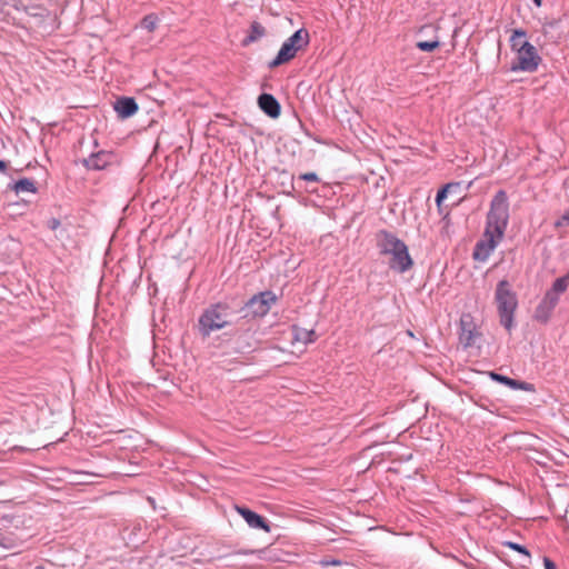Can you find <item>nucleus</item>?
Returning <instances> with one entry per match:
<instances>
[{
	"instance_id": "obj_22",
	"label": "nucleus",
	"mask_w": 569,
	"mask_h": 569,
	"mask_svg": "<svg viewBox=\"0 0 569 569\" xmlns=\"http://www.w3.org/2000/svg\"><path fill=\"white\" fill-rule=\"evenodd\" d=\"M569 286V272L565 274L563 277L557 278L555 282L552 283L551 289L555 290L558 293H563Z\"/></svg>"
},
{
	"instance_id": "obj_18",
	"label": "nucleus",
	"mask_w": 569,
	"mask_h": 569,
	"mask_svg": "<svg viewBox=\"0 0 569 569\" xmlns=\"http://www.w3.org/2000/svg\"><path fill=\"white\" fill-rule=\"evenodd\" d=\"M293 340L302 343H310L315 341V331L308 330L305 328H299L297 326H293Z\"/></svg>"
},
{
	"instance_id": "obj_21",
	"label": "nucleus",
	"mask_w": 569,
	"mask_h": 569,
	"mask_svg": "<svg viewBox=\"0 0 569 569\" xmlns=\"http://www.w3.org/2000/svg\"><path fill=\"white\" fill-rule=\"evenodd\" d=\"M440 46L438 37L430 41H418L416 47L423 52H431Z\"/></svg>"
},
{
	"instance_id": "obj_5",
	"label": "nucleus",
	"mask_w": 569,
	"mask_h": 569,
	"mask_svg": "<svg viewBox=\"0 0 569 569\" xmlns=\"http://www.w3.org/2000/svg\"><path fill=\"white\" fill-rule=\"evenodd\" d=\"M276 301L277 296L272 291L266 290L259 292L246 303L247 315L263 317L269 312L271 306L276 303Z\"/></svg>"
},
{
	"instance_id": "obj_24",
	"label": "nucleus",
	"mask_w": 569,
	"mask_h": 569,
	"mask_svg": "<svg viewBox=\"0 0 569 569\" xmlns=\"http://www.w3.org/2000/svg\"><path fill=\"white\" fill-rule=\"evenodd\" d=\"M559 298H560V293L556 292L555 290H552L551 288L545 293L543 298L541 300H543L546 303H548L549 306H551L552 308H556V306L558 305L559 302Z\"/></svg>"
},
{
	"instance_id": "obj_23",
	"label": "nucleus",
	"mask_w": 569,
	"mask_h": 569,
	"mask_svg": "<svg viewBox=\"0 0 569 569\" xmlns=\"http://www.w3.org/2000/svg\"><path fill=\"white\" fill-rule=\"evenodd\" d=\"M503 546L523 555L526 557L527 561L528 562L530 561V558H531L530 552L525 546L517 543V542H512V541H506V542H503Z\"/></svg>"
},
{
	"instance_id": "obj_25",
	"label": "nucleus",
	"mask_w": 569,
	"mask_h": 569,
	"mask_svg": "<svg viewBox=\"0 0 569 569\" xmlns=\"http://www.w3.org/2000/svg\"><path fill=\"white\" fill-rule=\"evenodd\" d=\"M142 27L149 31H153L157 24V18L152 14L146 16L141 22Z\"/></svg>"
},
{
	"instance_id": "obj_15",
	"label": "nucleus",
	"mask_w": 569,
	"mask_h": 569,
	"mask_svg": "<svg viewBox=\"0 0 569 569\" xmlns=\"http://www.w3.org/2000/svg\"><path fill=\"white\" fill-rule=\"evenodd\" d=\"M9 188L12 189L17 194L20 192L37 193L38 191L36 182L29 178L19 179L14 183L9 184Z\"/></svg>"
},
{
	"instance_id": "obj_12",
	"label": "nucleus",
	"mask_w": 569,
	"mask_h": 569,
	"mask_svg": "<svg viewBox=\"0 0 569 569\" xmlns=\"http://www.w3.org/2000/svg\"><path fill=\"white\" fill-rule=\"evenodd\" d=\"M296 52L306 48L310 42L309 31L305 28L298 29L292 36L286 41Z\"/></svg>"
},
{
	"instance_id": "obj_11",
	"label": "nucleus",
	"mask_w": 569,
	"mask_h": 569,
	"mask_svg": "<svg viewBox=\"0 0 569 569\" xmlns=\"http://www.w3.org/2000/svg\"><path fill=\"white\" fill-rule=\"evenodd\" d=\"M489 375H490V378L493 381L502 383V385L509 387L510 389H513V390H525V391H533V386L531 383H529V382L521 381V380H515V379H511V378H509L507 376H503V375H500V373H497V372H493V371H491Z\"/></svg>"
},
{
	"instance_id": "obj_26",
	"label": "nucleus",
	"mask_w": 569,
	"mask_h": 569,
	"mask_svg": "<svg viewBox=\"0 0 569 569\" xmlns=\"http://www.w3.org/2000/svg\"><path fill=\"white\" fill-rule=\"evenodd\" d=\"M299 179L300 180H305V181H311V182H318L319 181V177L315 172L301 173L299 176Z\"/></svg>"
},
{
	"instance_id": "obj_32",
	"label": "nucleus",
	"mask_w": 569,
	"mask_h": 569,
	"mask_svg": "<svg viewBox=\"0 0 569 569\" xmlns=\"http://www.w3.org/2000/svg\"><path fill=\"white\" fill-rule=\"evenodd\" d=\"M331 563H332V565H340V563H341V561H340V560H333Z\"/></svg>"
},
{
	"instance_id": "obj_7",
	"label": "nucleus",
	"mask_w": 569,
	"mask_h": 569,
	"mask_svg": "<svg viewBox=\"0 0 569 569\" xmlns=\"http://www.w3.org/2000/svg\"><path fill=\"white\" fill-rule=\"evenodd\" d=\"M113 109L120 119H128L137 113L139 107L134 98L120 97L114 101Z\"/></svg>"
},
{
	"instance_id": "obj_16",
	"label": "nucleus",
	"mask_w": 569,
	"mask_h": 569,
	"mask_svg": "<svg viewBox=\"0 0 569 569\" xmlns=\"http://www.w3.org/2000/svg\"><path fill=\"white\" fill-rule=\"evenodd\" d=\"M220 309L221 305L216 303V330L230 326L232 318L236 317V310H232L230 312H224L222 318V313L219 312Z\"/></svg>"
},
{
	"instance_id": "obj_19",
	"label": "nucleus",
	"mask_w": 569,
	"mask_h": 569,
	"mask_svg": "<svg viewBox=\"0 0 569 569\" xmlns=\"http://www.w3.org/2000/svg\"><path fill=\"white\" fill-rule=\"evenodd\" d=\"M527 33L525 30L522 29H516L513 30L511 37H510V44H511V49L516 52H518L519 50V47L522 44L526 38Z\"/></svg>"
},
{
	"instance_id": "obj_29",
	"label": "nucleus",
	"mask_w": 569,
	"mask_h": 569,
	"mask_svg": "<svg viewBox=\"0 0 569 569\" xmlns=\"http://www.w3.org/2000/svg\"><path fill=\"white\" fill-rule=\"evenodd\" d=\"M8 169V163L3 160H0V171L6 173Z\"/></svg>"
},
{
	"instance_id": "obj_13",
	"label": "nucleus",
	"mask_w": 569,
	"mask_h": 569,
	"mask_svg": "<svg viewBox=\"0 0 569 569\" xmlns=\"http://www.w3.org/2000/svg\"><path fill=\"white\" fill-rule=\"evenodd\" d=\"M296 54L297 52L288 43L283 42L276 58L269 62V68H277L292 60Z\"/></svg>"
},
{
	"instance_id": "obj_3",
	"label": "nucleus",
	"mask_w": 569,
	"mask_h": 569,
	"mask_svg": "<svg viewBox=\"0 0 569 569\" xmlns=\"http://www.w3.org/2000/svg\"><path fill=\"white\" fill-rule=\"evenodd\" d=\"M495 300L501 326L506 330L511 331L513 328L515 311L518 307V299L508 280L503 279L498 282Z\"/></svg>"
},
{
	"instance_id": "obj_17",
	"label": "nucleus",
	"mask_w": 569,
	"mask_h": 569,
	"mask_svg": "<svg viewBox=\"0 0 569 569\" xmlns=\"http://www.w3.org/2000/svg\"><path fill=\"white\" fill-rule=\"evenodd\" d=\"M553 310L555 308L541 300L535 310V319L541 323H546L550 319Z\"/></svg>"
},
{
	"instance_id": "obj_8",
	"label": "nucleus",
	"mask_w": 569,
	"mask_h": 569,
	"mask_svg": "<svg viewBox=\"0 0 569 569\" xmlns=\"http://www.w3.org/2000/svg\"><path fill=\"white\" fill-rule=\"evenodd\" d=\"M237 511L243 517L249 527L253 529H262L266 532L270 531V526L267 520L254 511L244 508V507H236Z\"/></svg>"
},
{
	"instance_id": "obj_9",
	"label": "nucleus",
	"mask_w": 569,
	"mask_h": 569,
	"mask_svg": "<svg viewBox=\"0 0 569 569\" xmlns=\"http://www.w3.org/2000/svg\"><path fill=\"white\" fill-rule=\"evenodd\" d=\"M259 108L270 118H278L281 107L278 100L270 93H261L258 98Z\"/></svg>"
},
{
	"instance_id": "obj_20",
	"label": "nucleus",
	"mask_w": 569,
	"mask_h": 569,
	"mask_svg": "<svg viewBox=\"0 0 569 569\" xmlns=\"http://www.w3.org/2000/svg\"><path fill=\"white\" fill-rule=\"evenodd\" d=\"M458 188H459V183L450 182V183H447L446 186H443L440 190H438L437 196H436L437 206L438 207L441 206L442 201L447 198L448 192H450L452 189H458Z\"/></svg>"
},
{
	"instance_id": "obj_4",
	"label": "nucleus",
	"mask_w": 569,
	"mask_h": 569,
	"mask_svg": "<svg viewBox=\"0 0 569 569\" xmlns=\"http://www.w3.org/2000/svg\"><path fill=\"white\" fill-rule=\"evenodd\" d=\"M541 62V57L535 46L523 41L517 52L516 62L512 63V71L535 72Z\"/></svg>"
},
{
	"instance_id": "obj_6",
	"label": "nucleus",
	"mask_w": 569,
	"mask_h": 569,
	"mask_svg": "<svg viewBox=\"0 0 569 569\" xmlns=\"http://www.w3.org/2000/svg\"><path fill=\"white\" fill-rule=\"evenodd\" d=\"M116 159L112 151L100 150L91 153L88 158L82 160V164L88 170H103L111 166Z\"/></svg>"
},
{
	"instance_id": "obj_31",
	"label": "nucleus",
	"mask_w": 569,
	"mask_h": 569,
	"mask_svg": "<svg viewBox=\"0 0 569 569\" xmlns=\"http://www.w3.org/2000/svg\"><path fill=\"white\" fill-rule=\"evenodd\" d=\"M537 7H541L542 0H532Z\"/></svg>"
},
{
	"instance_id": "obj_14",
	"label": "nucleus",
	"mask_w": 569,
	"mask_h": 569,
	"mask_svg": "<svg viewBox=\"0 0 569 569\" xmlns=\"http://www.w3.org/2000/svg\"><path fill=\"white\" fill-rule=\"evenodd\" d=\"M264 34H266L264 27L262 24H260L259 22L253 21L250 24V29H249L248 34L242 40V44L243 46H249L250 43L256 42L257 40L262 38Z\"/></svg>"
},
{
	"instance_id": "obj_2",
	"label": "nucleus",
	"mask_w": 569,
	"mask_h": 569,
	"mask_svg": "<svg viewBox=\"0 0 569 569\" xmlns=\"http://www.w3.org/2000/svg\"><path fill=\"white\" fill-rule=\"evenodd\" d=\"M377 247L382 256H389V268L399 273H405L413 266L407 244L395 233L380 230L377 232Z\"/></svg>"
},
{
	"instance_id": "obj_30",
	"label": "nucleus",
	"mask_w": 569,
	"mask_h": 569,
	"mask_svg": "<svg viewBox=\"0 0 569 569\" xmlns=\"http://www.w3.org/2000/svg\"><path fill=\"white\" fill-rule=\"evenodd\" d=\"M561 220L569 224V210L562 216Z\"/></svg>"
},
{
	"instance_id": "obj_28",
	"label": "nucleus",
	"mask_w": 569,
	"mask_h": 569,
	"mask_svg": "<svg viewBox=\"0 0 569 569\" xmlns=\"http://www.w3.org/2000/svg\"><path fill=\"white\" fill-rule=\"evenodd\" d=\"M543 565L545 569H557L555 562L547 557L543 558Z\"/></svg>"
},
{
	"instance_id": "obj_1",
	"label": "nucleus",
	"mask_w": 569,
	"mask_h": 569,
	"mask_svg": "<svg viewBox=\"0 0 569 569\" xmlns=\"http://www.w3.org/2000/svg\"><path fill=\"white\" fill-rule=\"evenodd\" d=\"M509 220V203L506 191L499 190L492 198L487 214L483 239L479 240L473 249L472 257L478 261H486L503 238Z\"/></svg>"
},
{
	"instance_id": "obj_10",
	"label": "nucleus",
	"mask_w": 569,
	"mask_h": 569,
	"mask_svg": "<svg viewBox=\"0 0 569 569\" xmlns=\"http://www.w3.org/2000/svg\"><path fill=\"white\" fill-rule=\"evenodd\" d=\"M198 333L206 340L209 338L211 331L213 330V306H209L198 321Z\"/></svg>"
},
{
	"instance_id": "obj_27",
	"label": "nucleus",
	"mask_w": 569,
	"mask_h": 569,
	"mask_svg": "<svg viewBox=\"0 0 569 569\" xmlns=\"http://www.w3.org/2000/svg\"><path fill=\"white\" fill-rule=\"evenodd\" d=\"M47 226L51 230H57L60 227V220L57 218H51L48 220Z\"/></svg>"
}]
</instances>
